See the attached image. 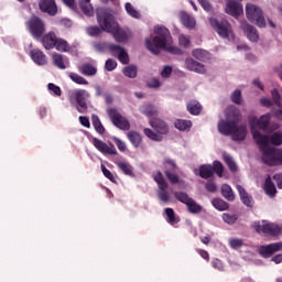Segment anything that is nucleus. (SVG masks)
<instances>
[{
  "label": "nucleus",
  "instance_id": "54",
  "mask_svg": "<svg viewBox=\"0 0 282 282\" xmlns=\"http://www.w3.org/2000/svg\"><path fill=\"white\" fill-rule=\"evenodd\" d=\"M242 98H241V90L237 89L231 94V102H234L235 105H241L242 102Z\"/></svg>",
  "mask_w": 282,
  "mask_h": 282
},
{
  "label": "nucleus",
  "instance_id": "29",
  "mask_svg": "<svg viewBox=\"0 0 282 282\" xmlns=\"http://www.w3.org/2000/svg\"><path fill=\"white\" fill-rule=\"evenodd\" d=\"M94 50L96 52H109L110 54H112V50L111 47H116V44H111V43H107V42H96L93 45Z\"/></svg>",
  "mask_w": 282,
  "mask_h": 282
},
{
  "label": "nucleus",
  "instance_id": "40",
  "mask_svg": "<svg viewBox=\"0 0 282 282\" xmlns=\"http://www.w3.org/2000/svg\"><path fill=\"white\" fill-rule=\"evenodd\" d=\"M270 120H272V113L261 116L257 122L259 129H268V127L270 126Z\"/></svg>",
  "mask_w": 282,
  "mask_h": 282
},
{
  "label": "nucleus",
  "instance_id": "32",
  "mask_svg": "<svg viewBox=\"0 0 282 282\" xmlns=\"http://www.w3.org/2000/svg\"><path fill=\"white\" fill-rule=\"evenodd\" d=\"M164 213L166 215V221L171 226H175V224H180V218L177 215H175V210L173 208L167 207L164 209Z\"/></svg>",
  "mask_w": 282,
  "mask_h": 282
},
{
  "label": "nucleus",
  "instance_id": "13",
  "mask_svg": "<svg viewBox=\"0 0 282 282\" xmlns=\"http://www.w3.org/2000/svg\"><path fill=\"white\" fill-rule=\"evenodd\" d=\"M108 116L117 129H120L121 131H129V129H131V123L129 120L120 115L116 108L109 109Z\"/></svg>",
  "mask_w": 282,
  "mask_h": 282
},
{
  "label": "nucleus",
  "instance_id": "46",
  "mask_svg": "<svg viewBox=\"0 0 282 282\" xmlns=\"http://www.w3.org/2000/svg\"><path fill=\"white\" fill-rule=\"evenodd\" d=\"M124 8H126V12H127V14H129V17H132V19H140L141 14L138 10H135L133 4H131L130 2H127L124 4Z\"/></svg>",
  "mask_w": 282,
  "mask_h": 282
},
{
  "label": "nucleus",
  "instance_id": "16",
  "mask_svg": "<svg viewBox=\"0 0 282 282\" xmlns=\"http://www.w3.org/2000/svg\"><path fill=\"white\" fill-rule=\"evenodd\" d=\"M93 144L102 155H118V150H116V147L111 143L108 145L102 140L94 138Z\"/></svg>",
  "mask_w": 282,
  "mask_h": 282
},
{
  "label": "nucleus",
  "instance_id": "8",
  "mask_svg": "<svg viewBox=\"0 0 282 282\" xmlns=\"http://www.w3.org/2000/svg\"><path fill=\"white\" fill-rule=\"evenodd\" d=\"M246 15L250 23H256L258 28H265V17H263V10L252 3H247Z\"/></svg>",
  "mask_w": 282,
  "mask_h": 282
},
{
  "label": "nucleus",
  "instance_id": "58",
  "mask_svg": "<svg viewBox=\"0 0 282 282\" xmlns=\"http://www.w3.org/2000/svg\"><path fill=\"white\" fill-rule=\"evenodd\" d=\"M101 171L102 174L105 175V177H107V180H109L110 182L116 183V176H113V173H111V171H109L105 164H101Z\"/></svg>",
  "mask_w": 282,
  "mask_h": 282
},
{
  "label": "nucleus",
  "instance_id": "18",
  "mask_svg": "<svg viewBox=\"0 0 282 282\" xmlns=\"http://www.w3.org/2000/svg\"><path fill=\"white\" fill-rule=\"evenodd\" d=\"M150 127L156 131L160 135L169 134V124L164 122V120L160 118H153L150 120Z\"/></svg>",
  "mask_w": 282,
  "mask_h": 282
},
{
  "label": "nucleus",
  "instance_id": "15",
  "mask_svg": "<svg viewBox=\"0 0 282 282\" xmlns=\"http://www.w3.org/2000/svg\"><path fill=\"white\" fill-rule=\"evenodd\" d=\"M256 230L264 235H271V237H276L281 234V227L279 225L265 220L262 221V225H256Z\"/></svg>",
  "mask_w": 282,
  "mask_h": 282
},
{
  "label": "nucleus",
  "instance_id": "52",
  "mask_svg": "<svg viewBox=\"0 0 282 282\" xmlns=\"http://www.w3.org/2000/svg\"><path fill=\"white\" fill-rule=\"evenodd\" d=\"M86 33L88 36H100L102 34V29L100 26H88L86 28Z\"/></svg>",
  "mask_w": 282,
  "mask_h": 282
},
{
  "label": "nucleus",
  "instance_id": "33",
  "mask_svg": "<svg viewBox=\"0 0 282 282\" xmlns=\"http://www.w3.org/2000/svg\"><path fill=\"white\" fill-rule=\"evenodd\" d=\"M174 127L175 129H178V131H189L191 127H193V121L186 119H177L174 122Z\"/></svg>",
  "mask_w": 282,
  "mask_h": 282
},
{
  "label": "nucleus",
  "instance_id": "60",
  "mask_svg": "<svg viewBox=\"0 0 282 282\" xmlns=\"http://www.w3.org/2000/svg\"><path fill=\"white\" fill-rule=\"evenodd\" d=\"M47 87H48L50 91H53L54 96H62L63 95V91L61 90V87H58L56 84L50 83L47 85Z\"/></svg>",
  "mask_w": 282,
  "mask_h": 282
},
{
  "label": "nucleus",
  "instance_id": "36",
  "mask_svg": "<svg viewBox=\"0 0 282 282\" xmlns=\"http://www.w3.org/2000/svg\"><path fill=\"white\" fill-rule=\"evenodd\" d=\"M221 195L227 199V202H235V193L232 192V187L228 184H224L221 186Z\"/></svg>",
  "mask_w": 282,
  "mask_h": 282
},
{
  "label": "nucleus",
  "instance_id": "37",
  "mask_svg": "<svg viewBox=\"0 0 282 282\" xmlns=\"http://www.w3.org/2000/svg\"><path fill=\"white\" fill-rule=\"evenodd\" d=\"M212 206H214L216 210H220V212L228 210L230 208V205L221 198H214L212 200Z\"/></svg>",
  "mask_w": 282,
  "mask_h": 282
},
{
  "label": "nucleus",
  "instance_id": "24",
  "mask_svg": "<svg viewBox=\"0 0 282 282\" xmlns=\"http://www.w3.org/2000/svg\"><path fill=\"white\" fill-rule=\"evenodd\" d=\"M30 56L33 63H35V65H40V66L47 65V55H45L43 51L39 48H34L30 52Z\"/></svg>",
  "mask_w": 282,
  "mask_h": 282
},
{
  "label": "nucleus",
  "instance_id": "11",
  "mask_svg": "<svg viewBox=\"0 0 282 282\" xmlns=\"http://www.w3.org/2000/svg\"><path fill=\"white\" fill-rule=\"evenodd\" d=\"M26 28L33 39H41L45 34V23L36 15L31 17L26 22Z\"/></svg>",
  "mask_w": 282,
  "mask_h": 282
},
{
  "label": "nucleus",
  "instance_id": "31",
  "mask_svg": "<svg viewBox=\"0 0 282 282\" xmlns=\"http://www.w3.org/2000/svg\"><path fill=\"white\" fill-rule=\"evenodd\" d=\"M79 72L84 76H96V74H98V69L96 68V66H94L89 63L82 65L79 67Z\"/></svg>",
  "mask_w": 282,
  "mask_h": 282
},
{
  "label": "nucleus",
  "instance_id": "53",
  "mask_svg": "<svg viewBox=\"0 0 282 282\" xmlns=\"http://www.w3.org/2000/svg\"><path fill=\"white\" fill-rule=\"evenodd\" d=\"M164 174L171 184H180V176L175 172L164 171Z\"/></svg>",
  "mask_w": 282,
  "mask_h": 282
},
{
  "label": "nucleus",
  "instance_id": "38",
  "mask_svg": "<svg viewBox=\"0 0 282 282\" xmlns=\"http://www.w3.org/2000/svg\"><path fill=\"white\" fill-rule=\"evenodd\" d=\"M91 120H93V127L95 131H97V133L102 135L105 133V126H102V122L100 121V118L98 117V115H93Z\"/></svg>",
  "mask_w": 282,
  "mask_h": 282
},
{
  "label": "nucleus",
  "instance_id": "20",
  "mask_svg": "<svg viewBox=\"0 0 282 282\" xmlns=\"http://www.w3.org/2000/svg\"><path fill=\"white\" fill-rule=\"evenodd\" d=\"M185 67L195 74H206V66L191 57L185 59Z\"/></svg>",
  "mask_w": 282,
  "mask_h": 282
},
{
  "label": "nucleus",
  "instance_id": "9",
  "mask_svg": "<svg viewBox=\"0 0 282 282\" xmlns=\"http://www.w3.org/2000/svg\"><path fill=\"white\" fill-rule=\"evenodd\" d=\"M209 23L213 30H215V32H217L221 39H228L229 36H232V25H230L228 20H217L215 18H209Z\"/></svg>",
  "mask_w": 282,
  "mask_h": 282
},
{
  "label": "nucleus",
  "instance_id": "59",
  "mask_svg": "<svg viewBox=\"0 0 282 282\" xmlns=\"http://www.w3.org/2000/svg\"><path fill=\"white\" fill-rule=\"evenodd\" d=\"M271 96L274 105H276V107H281V94H279V90L278 89L271 90Z\"/></svg>",
  "mask_w": 282,
  "mask_h": 282
},
{
  "label": "nucleus",
  "instance_id": "43",
  "mask_svg": "<svg viewBox=\"0 0 282 282\" xmlns=\"http://www.w3.org/2000/svg\"><path fill=\"white\" fill-rule=\"evenodd\" d=\"M192 56L197 61H206L208 58V51L202 48H195L192 51Z\"/></svg>",
  "mask_w": 282,
  "mask_h": 282
},
{
  "label": "nucleus",
  "instance_id": "49",
  "mask_svg": "<svg viewBox=\"0 0 282 282\" xmlns=\"http://www.w3.org/2000/svg\"><path fill=\"white\" fill-rule=\"evenodd\" d=\"M68 76L70 80H73V83H76V85H89V82H87V79L76 73H69Z\"/></svg>",
  "mask_w": 282,
  "mask_h": 282
},
{
  "label": "nucleus",
  "instance_id": "48",
  "mask_svg": "<svg viewBox=\"0 0 282 282\" xmlns=\"http://www.w3.org/2000/svg\"><path fill=\"white\" fill-rule=\"evenodd\" d=\"M269 142H271V144H273V147H281L282 144V132L278 131L274 132L271 137H269Z\"/></svg>",
  "mask_w": 282,
  "mask_h": 282
},
{
  "label": "nucleus",
  "instance_id": "7",
  "mask_svg": "<svg viewBox=\"0 0 282 282\" xmlns=\"http://www.w3.org/2000/svg\"><path fill=\"white\" fill-rule=\"evenodd\" d=\"M199 176L203 180H210L216 173L218 177H224V164L220 161H214L213 165L204 164L200 165L199 169Z\"/></svg>",
  "mask_w": 282,
  "mask_h": 282
},
{
  "label": "nucleus",
  "instance_id": "14",
  "mask_svg": "<svg viewBox=\"0 0 282 282\" xmlns=\"http://www.w3.org/2000/svg\"><path fill=\"white\" fill-rule=\"evenodd\" d=\"M280 250H282V242L263 245L258 248V252L263 259H270V257H272L276 252H280Z\"/></svg>",
  "mask_w": 282,
  "mask_h": 282
},
{
  "label": "nucleus",
  "instance_id": "51",
  "mask_svg": "<svg viewBox=\"0 0 282 282\" xmlns=\"http://www.w3.org/2000/svg\"><path fill=\"white\" fill-rule=\"evenodd\" d=\"M163 166L165 171H169L170 173L177 171V164L171 159H165L163 162Z\"/></svg>",
  "mask_w": 282,
  "mask_h": 282
},
{
  "label": "nucleus",
  "instance_id": "6",
  "mask_svg": "<svg viewBox=\"0 0 282 282\" xmlns=\"http://www.w3.org/2000/svg\"><path fill=\"white\" fill-rule=\"evenodd\" d=\"M97 22L102 32L108 33L113 32V28L118 25L116 18L107 9L97 10Z\"/></svg>",
  "mask_w": 282,
  "mask_h": 282
},
{
  "label": "nucleus",
  "instance_id": "44",
  "mask_svg": "<svg viewBox=\"0 0 282 282\" xmlns=\"http://www.w3.org/2000/svg\"><path fill=\"white\" fill-rule=\"evenodd\" d=\"M144 132V135H147V138H149L150 140H153V142H162V140L164 139L162 137V134H158L155 132H153V130L149 129V128H145L143 130Z\"/></svg>",
  "mask_w": 282,
  "mask_h": 282
},
{
  "label": "nucleus",
  "instance_id": "17",
  "mask_svg": "<svg viewBox=\"0 0 282 282\" xmlns=\"http://www.w3.org/2000/svg\"><path fill=\"white\" fill-rule=\"evenodd\" d=\"M111 50H112L111 56H113L115 58H118L121 65H129L131 59L129 58V53H127V50H124V47L118 44H115V46H111Z\"/></svg>",
  "mask_w": 282,
  "mask_h": 282
},
{
  "label": "nucleus",
  "instance_id": "21",
  "mask_svg": "<svg viewBox=\"0 0 282 282\" xmlns=\"http://www.w3.org/2000/svg\"><path fill=\"white\" fill-rule=\"evenodd\" d=\"M109 34H112L117 43H127V41H129V36H131L130 32L120 29L118 24L109 32Z\"/></svg>",
  "mask_w": 282,
  "mask_h": 282
},
{
  "label": "nucleus",
  "instance_id": "47",
  "mask_svg": "<svg viewBox=\"0 0 282 282\" xmlns=\"http://www.w3.org/2000/svg\"><path fill=\"white\" fill-rule=\"evenodd\" d=\"M238 219H239V215L237 214H228V213L223 214V221H225V224H228L229 226L237 224Z\"/></svg>",
  "mask_w": 282,
  "mask_h": 282
},
{
  "label": "nucleus",
  "instance_id": "25",
  "mask_svg": "<svg viewBox=\"0 0 282 282\" xmlns=\"http://www.w3.org/2000/svg\"><path fill=\"white\" fill-rule=\"evenodd\" d=\"M226 120L239 124L241 122V111L235 106L229 107L227 109Z\"/></svg>",
  "mask_w": 282,
  "mask_h": 282
},
{
  "label": "nucleus",
  "instance_id": "57",
  "mask_svg": "<svg viewBox=\"0 0 282 282\" xmlns=\"http://www.w3.org/2000/svg\"><path fill=\"white\" fill-rule=\"evenodd\" d=\"M229 246L234 250H239V248H241V246H243V240H241L239 238H234V239L229 240Z\"/></svg>",
  "mask_w": 282,
  "mask_h": 282
},
{
  "label": "nucleus",
  "instance_id": "23",
  "mask_svg": "<svg viewBox=\"0 0 282 282\" xmlns=\"http://www.w3.org/2000/svg\"><path fill=\"white\" fill-rule=\"evenodd\" d=\"M40 10H42V12L51 14V17H54V14L58 12V9L56 8V1L54 0H41Z\"/></svg>",
  "mask_w": 282,
  "mask_h": 282
},
{
  "label": "nucleus",
  "instance_id": "1",
  "mask_svg": "<svg viewBox=\"0 0 282 282\" xmlns=\"http://www.w3.org/2000/svg\"><path fill=\"white\" fill-rule=\"evenodd\" d=\"M251 133L262 153L263 164H267V166H282V149L270 147L268 134H261L254 127L251 128Z\"/></svg>",
  "mask_w": 282,
  "mask_h": 282
},
{
  "label": "nucleus",
  "instance_id": "64",
  "mask_svg": "<svg viewBox=\"0 0 282 282\" xmlns=\"http://www.w3.org/2000/svg\"><path fill=\"white\" fill-rule=\"evenodd\" d=\"M205 188L208 193H217V184L213 181H208Z\"/></svg>",
  "mask_w": 282,
  "mask_h": 282
},
{
  "label": "nucleus",
  "instance_id": "35",
  "mask_svg": "<svg viewBox=\"0 0 282 282\" xmlns=\"http://www.w3.org/2000/svg\"><path fill=\"white\" fill-rule=\"evenodd\" d=\"M187 111H188L192 116H199V113H202V105L198 104L197 100L189 101V102L187 104Z\"/></svg>",
  "mask_w": 282,
  "mask_h": 282
},
{
  "label": "nucleus",
  "instance_id": "5",
  "mask_svg": "<svg viewBox=\"0 0 282 282\" xmlns=\"http://www.w3.org/2000/svg\"><path fill=\"white\" fill-rule=\"evenodd\" d=\"M89 91L85 89H74L68 91V100L69 102H77V111L78 113H87V100H89Z\"/></svg>",
  "mask_w": 282,
  "mask_h": 282
},
{
  "label": "nucleus",
  "instance_id": "63",
  "mask_svg": "<svg viewBox=\"0 0 282 282\" xmlns=\"http://www.w3.org/2000/svg\"><path fill=\"white\" fill-rule=\"evenodd\" d=\"M212 265L213 268H215V270H219V272H224V262H221V260L219 259H214L212 261Z\"/></svg>",
  "mask_w": 282,
  "mask_h": 282
},
{
  "label": "nucleus",
  "instance_id": "61",
  "mask_svg": "<svg viewBox=\"0 0 282 282\" xmlns=\"http://www.w3.org/2000/svg\"><path fill=\"white\" fill-rule=\"evenodd\" d=\"M197 1L199 6H202L203 10H205V12H213V6L208 0H197Z\"/></svg>",
  "mask_w": 282,
  "mask_h": 282
},
{
  "label": "nucleus",
  "instance_id": "55",
  "mask_svg": "<svg viewBox=\"0 0 282 282\" xmlns=\"http://www.w3.org/2000/svg\"><path fill=\"white\" fill-rule=\"evenodd\" d=\"M116 67H118V62H116L112 58H108L105 63V69L106 72H113V69H116Z\"/></svg>",
  "mask_w": 282,
  "mask_h": 282
},
{
  "label": "nucleus",
  "instance_id": "26",
  "mask_svg": "<svg viewBox=\"0 0 282 282\" xmlns=\"http://www.w3.org/2000/svg\"><path fill=\"white\" fill-rule=\"evenodd\" d=\"M236 188L240 195L242 204H245V206H247L248 208H252L254 204V199L252 198V196H250V194H248L246 188H243V186L241 185H237Z\"/></svg>",
  "mask_w": 282,
  "mask_h": 282
},
{
  "label": "nucleus",
  "instance_id": "62",
  "mask_svg": "<svg viewBox=\"0 0 282 282\" xmlns=\"http://www.w3.org/2000/svg\"><path fill=\"white\" fill-rule=\"evenodd\" d=\"M178 43L183 47H188L191 45V39L186 35H180Z\"/></svg>",
  "mask_w": 282,
  "mask_h": 282
},
{
  "label": "nucleus",
  "instance_id": "4",
  "mask_svg": "<svg viewBox=\"0 0 282 282\" xmlns=\"http://www.w3.org/2000/svg\"><path fill=\"white\" fill-rule=\"evenodd\" d=\"M41 43L44 50H56L57 52L62 53L72 51L69 42L63 37H58L54 31H50L48 33L43 34Z\"/></svg>",
  "mask_w": 282,
  "mask_h": 282
},
{
  "label": "nucleus",
  "instance_id": "34",
  "mask_svg": "<svg viewBox=\"0 0 282 282\" xmlns=\"http://www.w3.org/2000/svg\"><path fill=\"white\" fill-rule=\"evenodd\" d=\"M180 17H181V23H183L185 28H191V29L195 28L196 25L195 18L191 17L186 12H181Z\"/></svg>",
  "mask_w": 282,
  "mask_h": 282
},
{
  "label": "nucleus",
  "instance_id": "19",
  "mask_svg": "<svg viewBox=\"0 0 282 282\" xmlns=\"http://www.w3.org/2000/svg\"><path fill=\"white\" fill-rule=\"evenodd\" d=\"M226 12L227 14H230V17H240V14H243V6L237 2V0H228Z\"/></svg>",
  "mask_w": 282,
  "mask_h": 282
},
{
  "label": "nucleus",
  "instance_id": "45",
  "mask_svg": "<svg viewBox=\"0 0 282 282\" xmlns=\"http://www.w3.org/2000/svg\"><path fill=\"white\" fill-rule=\"evenodd\" d=\"M141 113H143V116H148V118H151L158 113V108L152 105H145L141 108Z\"/></svg>",
  "mask_w": 282,
  "mask_h": 282
},
{
  "label": "nucleus",
  "instance_id": "42",
  "mask_svg": "<svg viewBox=\"0 0 282 282\" xmlns=\"http://www.w3.org/2000/svg\"><path fill=\"white\" fill-rule=\"evenodd\" d=\"M90 2L91 1L83 0L79 4L82 11L84 12V14H86V17H94V7H91Z\"/></svg>",
  "mask_w": 282,
  "mask_h": 282
},
{
  "label": "nucleus",
  "instance_id": "22",
  "mask_svg": "<svg viewBox=\"0 0 282 282\" xmlns=\"http://www.w3.org/2000/svg\"><path fill=\"white\" fill-rule=\"evenodd\" d=\"M241 30L245 32L247 39H249V41L252 43H257V41H259V32L248 22L241 23Z\"/></svg>",
  "mask_w": 282,
  "mask_h": 282
},
{
  "label": "nucleus",
  "instance_id": "30",
  "mask_svg": "<svg viewBox=\"0 0 282 282\" xmlns=\"http://www.w3.org/2000/svg\"><path fill=\"white\" fill-rule=\"evenodd\" d=\"M264 192L269 197H274L276 195V185L272 182V177L268 176L264 182Z\"/></svg>",
  "mask_w": 282,
  "mask_h": 282
},
{
  "label": "nucleus",
  "instance_id": "28",
  "mask_svg": "<svg viewBox=\"0 0 282 282\" xmlns=\"http://www.w3.org/2000/svg\"><path fill=\"white\" fill-rule=\"evenodd\" d=\"M53 65L58 69H67V65H65V56L61 53L52 54Z\"/></svg>",
  "mask_w": 282,
  "mask_h": 282
},
{
  "label": "nucleus",
  "instance_id": "2",
  "mask_svg": "<svg viewBox=\"0 0 282 282\" xmlns=\"http://www.w3.org/2000/svg\"><path fill=\"white\" fill-rule=\"evenodd\" d=\"M154 33L156 36H154L151 40H145V46L149 52H152V54H160V50H166V52H170V54H176L177 56H182L184 54V51L177 46H172L173 37H171V31L166 29L165 26H156L154 29Z\"/></svg>",
  "mask_w": 282,
  "mask_h": 282
},
{
  "label": "nucleus",
  "instance_id": "50",
  "mask_svg": "<svg viewBox=\"0 0 282 282\" xmlns=\"http://www.w3.org/2000/svg\"><path fill=\"white\" fill-rule=\"evenodd\" d=\"M117 166L124 173V175H133V166L126 162H119Z\"/></svg>",
  "mask_w": 282,
  "mask_h": 282
},
{
  "label": "nucleus",
  "instance_id": "3",
  "mask_svg": "<svg viewBox=\"0 0 282 282\" xmlns=\"http://www.w3.org/2000/svg\"><path fill=\"white\" fill-rule=\"evenodd\" d=\"M218 131L223 135H231L235 142H243L246 135H248V126L237 124L232 121L220 120L218 122Z\"/></svg>",
  "mask_w": 282,
  "mask_h": 282
},
{
  "label": "nucleus",
  "instance_id": "10",
  "mask_svg": "<svg viewBox=\"0 0 282 282\" xmlns=\"http://www.w3.org/2000/svg\"><path fill=\"white\" fill-rule=\"evenodd\" d=\"M174 196L177 202H181V204H185L188 213H192V215H197L202 213V205L197 204L195 199L191 198V196H188L186 192H175Z\"/></svg>",
  "mask_w": 282,
  "mask_h": 282
},
{
  "label": "nucleus",
  "instance_id": "41",
  "mask_svg": "<svg viewBox=\"0 0 282 282\" xmlns=\"http://www.w3.org/2000/svg\"><path fill=\"white\" fill-rule=\"evenodd\" d=\"M223 159L227 164L229 171H231V173H237V163H235V160H232V156H230V154L224 153Z\"/></svg>",
  "mask_w": 282,
  "mask_h": 282
},
{
  "label": "nucleus",
  "instance_id": "27",
  "mask_svg": "<svg viewBox=\"0 0 282 282\" xmlns=\"http://www.w3.org/2000/svg\"><path fill=\"white\" fill-rule=\"evenodd\" d=\"M127 138L129 142H131V144L134 147V149H139L140 144H142V135H140L137 131H129L127 133Z\"/></svg>",
  "mask_w": 282,
  "mask_h": 282
},
{
  "label": "nucleus",
  "instance_id": "12",
  "mask_svg": "<svg viewBox=\"0 0 282 282\" xmlns=\"http://www.w3.org/2000/svg\"><path fill=\"white\" fill-rule=\"evenodd\" d=\"M154 182H156L159 186L158 197L160 202L163 204H169V202H171V195L169 194V183L166 180H164V176H162V172H158V174L154 176Z\"/></svg>",
  "mask_w": 282,
  "mask_h": 282
},
{
  "label": "nucleus",
  "instance_id": "56",
  "mask_svg": "<svg viewBox=\"0 0 282 282\" xmlns=\"http://www.w3.org/2000/svg\"><path fill=\"white\" fill-rule=\"evenodd\" d=\"M116 147L118 148L119 151H121V153H124V151H127V143H124L122 140H120L117 137L112 138Z\"/></svg>",
  "mask_w": 282,
  "mask_h": 282
},
{
  "label": "nucleus",
  "instance_id": "39",
  "mask_svg": "<svg viewBox=\"0 0 282 282\" xmlns=\"http://www.w3.org/2000/svg\"><path fill=\"white\" fill-rule=\"evenodd\" d=\"M123 75L127 78H137L138 76V66L131 64L123 67Z\"/></svg>",
  "mask_w": 282,
  "mask_h": 282
}]
</instances>
